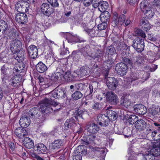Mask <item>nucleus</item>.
Returning <instances> with one entry per match:
<instances>
[{
	"label": "nucleus",
	"mask_w": 160,
	"mask_h": 160,
	"mask_svg": "<svg viewBox=\"0 0 160 160\" xmlns=\"http://www.w3.org/2000/svg\"><path fill=\"white\" fill-rule=\"evenodd\" d=\"M148 124H146L145 121L142 119L138 120L135 124V126L136 129L138 131H143L146 130L149 126Z\"/></svg>",
	"instance_id": "f8f14e48"
},
{
	"label": "nucleus",
	"mask_w": 160,
	"mask_h": 160,
	"mask_svg": "<svg viewBox=\"0 0 160 160\" xmlns=\"http://www.w3.org/2000/svg\"><path fill=\"white\" fill-rule=\"evenodd\" d=\"M8 36L10 39L13 40H17L20 39L19 33L13 28L9 30Z\"/></svg>",
	"instance_id": "f3484780"
},
{
	"label": "nucleus",
	"mask_w": 160,
	"mask_h": 160,
	"mask_svg": "<svg viewBox=\"0 0 160 160\" xmlns=\"http://www.w3.org/2000/svg\"><path fill=\"white\" fill-rule=\"evenodd\" d=\"M24 64L22 62H19L16 64L13 68L14 73L15 75H19L25 71Z\"/></svg>",
	"instance_id": "dca6fc26"
},
{
	"label": "nucleus",
	"mask_w": 160,
	"mask_h": 160,
	"mask_svg": "<svg viewBox=\"0 0 160 160\" xmlns=\"http://www.w3.org/2000/svg\"><path fill=\"white\" fill-rule=\"evenodd\" d=\"M93 0H82L84 5L85 6H90L92 3V4Z\"/></svg>",
	"instance_id": "e2e57ef3"
},
{
	"label": "nucleus",
	"mask_w": 160,
	"mask_h": 160,
	"mask_svg": "<svg viewBox=\"0 0 160 160\" xmlns=\"http://www.w3.org/2000/svg\"><path fill=\"white\" fill-rule=\"evenodd\" d=\"M108 23L105 22H101L98 25V28L99 30L105 29L107 26Z\"/></svg>",
	"instance_id": "5fc2aeb1"
},
{
	"label": "nucleus",
	"mask_w": 160,
	"mask_h": 160,
	"mask_svg": "<svg viewBox=\"0 0 160 160\" xmlns=\"http://www.w3.org/2000/svg\"><path fill=\"white\" fill-rule=\"evenodd\" d=\"M103 55V52L101 50L97 49L96 50L95 53L93 56L94 58H97L101 59Z\"/></svg>",
	"instance_id": "09e8293b"
},
{
	"label": "nucleus",
	"mask_w": 160,
	"mask_h": 160,
	"mask_svg": "<svg viewBox=\"0 0 160 160\" xmlns=\"http://www.w3.org/2000/svg\"><path fill=\"white\" fill-rule=\"evenodd\" d=\"M149 152H150L154 157L158 156L160 155V148H158L155 145L153 149H151Z\"/></svg>",
	"instance_id": "c03bdc74"
},
{
	"label": "nucleus",
	"mask_w": 160,
	"mask_h": 160,
	"mask_svg": "<svg viewBox=\"0 0 160 160\" xmlns=\"http://www.w3.org/2000/svg\"><path fill=\"white\" fill-rule=\"evenodd\" d=\"M92 107L93 109L97 110H101L102 108L101 104L97 102L94 103Z\"/></svg>",
	"instance_id": "4d7b16f0"
},
{
	"label": "nucleus",
	"mask_w": 160,
	"mask_h": 160,
	"mask_svg": "<svg viewBox=\"0 0 160 160\" xmlns=\"http://www.w3.org/2000/svg\"><path fill=\"white\" fill-rule=\"evenodd\" d=\"M132 46L137 52H141L145 46L144 39L139 37L135 38L133 41Z\"/></svg>",
	"instance_id": "f03ea898"
},
{
	"label": "nucleus",
	"mask_w": 160,
	"mask_h": 160,
	"mask_svg": "<svg viewBox=\"0 0 160 160\" xmlns=\"http://www.w3.org/2000/svg\"><path fill=\"white\" fill-rule=\"evenodd\" d=\"M155 157L149 151L144 155V160H155Z\"/></svg>",
	"instance_id": "de8ad7c7"
},
{
	"label": "nucleus",
	"mask_w": 160,
	"mask_h": 160,
	"mask_svg": "<svg viewBox=\"0 0 160 160\" xmlns=\"http://www.w3.org/2000/svg\"><path fill=\"white\" fill-rule=\"evenodd\" d=\"M7 23L2 20H0V32H5L8 29Z\"/></svg>",
	"instance_id": "ea45409f"
},
{
	"label": "nucleus",
	"mask_w": 160,
	"mask_h": 160,
	"mask_svg": "<svg viewBox=\"0 0 160 160\" xmlns=\"http://www.w3.org/2000/svg\"><path fill=\"white\" fill-rule=\"evenodd\" d=\"M74 76L71 74L70 71L68 70L66 72L63 76V78L65 80L68 82H71L74 79Z\"/></svg>",
	"instance_id": "4c0bfd02"
},
{
	"label": "nucleus",
	"mask_w": 160,
	"mask_h": 160,
	"mask_svg": "<svg viewBox=\"0 0 160 160\" xmlns=\"http://www.w3.org/2000/svg\"><path fill=\"white\" fill-rule=\"evenodd\" d=\"M75 125V120L73 117L67 119L64 123L65 128L67 129L69 128L72 129Z\"/></svg>",
	"instance_id": "bb28decb"
},
{
	"label": "nucleus",
	"mask_w": 160,
	"mask_h": 160,
	"mask_svg": "<svg viewBox=\"0 0 160 160\" xmlns=\"http://www.w3.org/2000/svg\"><path fill=\"white\" fill-rule=\"evenodd\" d=\"M109 118L105 114H100L97 117V121L99 125L102 126L106 127L108 126L109 123Z\"/></svg>",
	"instance_id": "9d476101"
},
{
	"label": "nucleus",
	"mask_w": 160,
	"mask_h": 160,
	"mask_svg": "<svg viewBox=\"0 0 160 160\" xmlns=\"http://www.w3.org/2000/svg\"><path fill=\"white\" fill-rule=\"evenodd\" d=\"M152 3L153 6L158 7H160V0H154Z\"/></svg>",
	"instance_id": "69168bd1"
},
{
	"label": "nucleus",
	"mask_w": 160,
	"mask_h": 160,
	"mask_svg": "<svg viewBox=\"0 0 160 160\" xmlns=\"http://www.w3.org/2000/svg\"><path fill=\"white\" fill-rule=\"evenodd\" d=\"M62 74L59 72L57 71L56 72L54 73L51 76V79L54 81H56L60 78Z\"/></svg>",
	"instance_id": "8fccbe9b"
},
{
	"label": "nucleus",
	"mask_w": 160,
	"mask_h": 160,
	"mask_svg": "<svg viewBox=\"0 0 160 160\" xmlns=\"http://www.w3.org/2000/svg\"><path fill=\"white\" fill-rule=\"evenodd\" d=\"M28 6H29V4L28 2L25 1L22 2V7L23 9H24L25 8Z\"/></svg>",
	"instance_id": "774afa93"
},
{
	"label": "nucleus",
	"mask_w": 160,
	"mask_h": 160,
	"mask_svg": "<svg viewBox=\"0 0 160 160\" xmlns=\"http://www.w3.org/2000/svg\"><path fill=\"white\" fill-rule=\"evenodd\" d=\"M105 78L106 79V84L108 88L112 90L116 89L118 83V80L115 78L108 77V74H105Z\"/></svg>",
	"instance_id": "20e7f679"
},
{
	"label": "nucleus",
	"mask_w": 160,
	"mask_h": 160,
	"mask_svg": "<svg viewBox=\"0 0 160 160\" xmlns=\"http://www.w3.org/2000/svg\"><path fill=\"white\" fill-rule=\"evenodd\" d=\"M140 24L141 27L146 31H148L151 28L148 22L145 19H142L141 20Z\"/></svg>",
	"instance_id": "c9c22d12"
},
{
	"label": "nucleus",
	"mask_w": 160,
	"mask_h": 160,
	"mask_svg": "<svg viewBox=\"0 0 160 160\" xmlns=\"http://www.w3.org/2000/svg\"><path fill=\"white\" fill-rule=\"evenodd\" d=\"M63 145V141L60 139L56 140L51 145V148L53 149L59 148Z\"/></svg>",
	"instance_id": "473e14b6"
},
{
	"label": "nucleus",
	"mask_w": 160,
	"mask_h": 160,
	"mask_svg": "<svg viewBox=\"0 0 160 160\" xmlns=\"http://www.w3.org/2000/svg\"><path fill=\"white\" fill-rule=\"evenodd\" d=\"M103 0H93L92 1V6L94 8H97L98 6L99 3Z\"/></svg>",
	"instance_id": "bf43d9fd"
},
{
	"label": "nucleus",
	"mask_w": 160,
	"mask_h": 160,
	"mask_svg": "<svg viewBox=\"0 0 160 160\" xmlns=\"http://www.w3.org/2000/svg\"><path fill=\"white\" fill-rule=\"evenodd\" d=\"M134 36H141L143 38H145L146 37V34L141 29L138 28H135L134 30Z\"/></svg>",
	"instance_id": "79ce46f5"
},
{
	"label": "nucleus",
	"mask_w": 160,
	"mask_h": 160,
	"mask_svg": "<svg viewBox=\"0 0 160 160\" xmlns=\"http://www.w3.org/2000/svg\"><path fill=\"white\" fill-rule=\"evenodd\" d=\"M149 5V3L147 1H142L140 4L141 10L144 13H147L151 9Z\"/></svg>",
	"instance_id": "5701e85b"
},
{
	"label": "nucleus",
	"mask_w": 160,
	"mask_h": 160,
	"mask_svg": "<svg viewBox=\"0 0 160 160\" xmlns=\"http://www.w3.org/2000/svg\"><path fill=\"white\" fill-rule=\"evenodd\" d=\"M36 68L37 70L40 73L44 72L48 68L46 66L41 62H40L36 65Z\"/></svg>",
	"instance_id": "c85d7f7f"
},
{
	"label": "nucleus",
	"mask_w": 160,
	"mask_h": 160,
	"mask_svg": "<svg viewBox=\"0 0 160 160\" xmlns=\"http://www.w3.org/2000/svg\"><path fill=\"white\" fill-rule=\"evenodd\" d=\"M115 49L113 46H110L108 47L106 49V52L108 54L112 55L114 53Z\"/></svg>",
	"instance_id": "6e6d98bb"
},
{
	"label": "nucleus",
	"mask_w": 160,
	"mask_h": 160,
	"mask_svg": "<svg viewBox=\"0 0 160 160\" xmlns=\"http://www.w3.org/2000/svg\"><path fill=\"white\" fill-rule=\"evenodd\" d=\"M15 134L20 139L23 138L28 135V132L25 129L22 128H17L15 130Z\"/></svg>",
	"instance_id": "aec40b11"
},
{
	"label": "nucleus",
	"mask_w": 160,
	"mask_h": 160,
	"mask_svg": "<svg viewBox=\"0 0 160 160\" xmlns=\"http://www.w3.org/2000/svg\"><path fill=\"white\" fill-rule=\"evenodd\" d=\"M97 7L101 12L107 11L106 10L108 7V4L106 1H102L99 3Z\"/></svg>",
	"instance_id": "72a5a7b5"
},
{
	"label": "nucleus",
	"mask_w": 160,
	"mask_h": 160,
	"mask_svg": "<svg viewBox=\"0 0 160 160\" xmlns=\"http://www.w3.org/2000/svg\"><path fill=\"white\" fill-rule=\"evenodd\" d=\"M17 53V55L15 57V59L18 61V63L22 62L24 60V53H22L21 55H20L19 52Z\"/></svg>",
	"instance_id": "3c124183"
},
{
	"label": "nucleus",
	"mask_w": 160,
	"mask_h": 160,
	"mask_svg": "<svg viewBox=\"0 0 160 160\" xmlns=\"http://www.w3.org/2000/svg\"><path fill=\"white\" fill-rule=\"evenodd\" d=\"M24 146L28 148H31L34 146V143L32 140L28 137H26L23 140Z\"/></svg>",
	"instance_id": "c756f323"
},
{
	"label": "nucleus",
	"mask_w": 160,
	"mask_h": 160,
	"mask_svg": "<svg viewBox=\"0 0 160 160\" xmlns=\"http://www.w3.org/2000/svg\"><path fill=\"white\" fill-rule=\"evenodd\" d=\"M149 113L152 116L157 115L160 111V108L158 106H152L148 109Z\"/></svg>",
	"instance_id": "e433bc0d"
},
{
	"label": "nucleus",
	"mask_w": 160,
	"mask_h": 160,
	"mask_svg": "<svg viewBox=\"0 0 160 160\" xmlns=\"http://www.w3.org/2000/svg\"><path fill=\"white\" fill-rule=\"evenodd\" d=\"M130 47L126 44L123 45L122 47L120 49L121 51V54L122 57H126L128 54L129 53Z\"/></svg>",
	"instance_id": "f704fd0d"
},
{
	"label": "nucleus",
	"mask_w": 160,
	"mask_h": 160,
	"mask_svg": "<svg viewBox=\"0 0 160 160\" xmlns=\"http://www.w3.org/2000/svg\"><path fill=\"white\" fill-rule=\"evenodd\" d=\"M125 20V16L124 14L118 16L116 12L113 13V19L112 22V26L114 27L118 26L119 24L122 25Z\"/></svg>",
	"instance_id": "39448f33"
},
{
	"label": "nucleus",
	"mask_w": 160,
	"mask_h": 160,
	"mask_svg": "<svg viewBox=\"0 0 160 160\" xmlns=\"http://www.w3.org/2000/svg\"><path fill=\"white\" fill-rule=\"evenodd\" d=\"M41 10L42 13L45 15L49 16L53 13L54 9L49 4L44 3L41 6Z\"/></svg>",
	"instance_id": "423d86ee"
},
{
	"label": "nucleus",
	"mask_w": 160,
	"mask_h": 160,
	"mask_svg": "<svg viewBox=\"0 0 160 160\" xmlns=\"http://www.w3.org/2000/svg\"><path fill=\"white\" fill-rule=\"evenodd\" d=\"M22 1L19 2L15 5L16 9L18 12V10H22L23 7H22Z\"/></svg>",
	"instance_id": "052dcab7"
},
{
	"label": "nucleus",
	"mask_w": 160,
	"mask_h": 160,
	"mask_svg": "<svg viewBox=\"0 0 160 160\" xmlns=\"http://www.w3.org/2000/svg\"><path fill=\"white\" fill-rule=\"evenodd\" d=\"M56 71L59 72L61 73H63L66 70L67 65L64 64L61 62H56L55 63Z\"/></svg>",
	"instance_id": "a878e982"
},
{
	"label": "nucleus",
	"mask_w": 160,
	"mask_h": 160,
	"mask_svg": "<svg viewBox=\"0 0 160 160\" xmlns=\"http://www.w3.org/2000/svg\"><path fill=\"white\" fill-rule=\"evenodd\" d=\"M105 97L107 101L111 105H116L119 102L118 96L112 92H107Z\"/></svg>",
	"instance_id": "7ed1b4c3"
},
{
	"label": "nucleus",
	"mask_w": 160,
	"mask_h": 160,
	"mask_svg": "<svg viewBox=\"0 0 160 160\" xmlns=\"http://www.w3.org/2000/svg\"><path fill=\"white\" fill-rule=\"evenodd\" d=\"M22 47V43L19 40H14L10 44L11 50L14 53L20 52Z\"/></svg>",
	"instance_id": "1a4fd4ad"
},
{
	"label": "nucleus",
	"mask_w": 160,
	"mask_h": 160,
	"mask_svg": "<svg viewBox=\"0 0 160 160\" xmlns=\"http://www.w3.org/2000/svg\"><path fill=\"white\" fill-rule=\"evenodd\" d=\"M92 151L94 152H102V153H103L104 152L103 150H102V148H100L98 147H94L93 148Z\"/></svg>",
	"instance_id": "338daca9"
},
{
	"label": "nucleus",
	"mask_w": 160,
	"mask_h": 160,
	"mask_svg": "<svg viewBox=\"0 0 160 160\" xmlns=\"http://www.w3.org/2000/svg\"><path fill=\"white\" fill-rule=\"evenodd\" d=\"M107 117L109 118V120L114 121L118 118L117 114L114 111L108 110L107 112Z\"/></svg>",
	"instance_id": "2f4dec72"
},
{
	"label": "nucleus",
	"mask_w": 160,
	"mask_h": 160,
	"mask_svg": "<svg viewBox=\"0 0 160 160\" xmlns=\"http://www.w3.org/2000/svg\"><path fill=\"white\" fill-rule=\"evenodd\" d=\"M90 47L88 45H87L82 48L81 52L85 57H87L89 55Z\"/></svg>",
	"instance_id": "37998d69"
},
{
	"label": "nucleus",
	"mask_w": 160,
	"mask_h": 160,
	"mask_svg": "<svg viewBox=\"0 0 160 160\" xmlns=\"http://www.w3.org/2000/svg\"><path fill=\"white\" fill-rule=\"evenodd\" d=\"M89 68L86 66H83L81 68L78 72V74L81 77L87 76L89 74L90 70Z\"/></svg>",
	"instance_id": "7c9ffc66"
},
{
	"label": "nucleus",
	"mask_w": 160,
	"mask_h": 160,
	"mask_svg": "<svg viewBox=\"0 0 160 160\" xmlns=\"http://www.w3.org/2000/svg\"><path fill=\"white\" fill-rule=\"evenodd\" d=\"M134 110L140 115H143L147 112L146 107L142 104H136L133 107Z\"/></svg>",
	"instance_id": "a211bd4d"
},
{
	"label": "nucleus",
	"mask_w": 160,
	"mask_h": 160,
	"mask_svg": "<svg viewBox=\"0 0 160 160\" xmlns=\"http://www.w3.org/2000/svg\"><path fill=\"white\" fill-rule=\"evenodd\" d=\"M83 112L82 110H78L73 114V118H75L78 121L81 120L83 119L82 117Z\"/></svg>",
	"instance_id": "58836bf2"
},
{
	"label": "nucleus",
	"mask_w": 160,
	"mask_h": 160,
	"mask_svg": "<svg viewBox=\"0 0 160 160\" xmlns=\"http://www.w3.org/2000/svg\"><path fill=\"white\" fill-rule=\"evenodd\" d=\"M47 1L53 8L58 7L59 6L58 0H47Z\"/></svg>",
	"instance_id": "864d4df0"
},
{
	"label": "nucleus",
	"mask_w": 160,
	"mask_h": 160,
	"mask_svg": "<svg viewBox=\"0 0 160 160\" xmlns=\"http://www.w3.org/2000/svg\"><path fill=\"white\" fill-rule=\"evenodd\" d=\"M6 58V55L5 52H2L0 54V61L4 62Z\"/></svg>",
	"instance_id": "680f3d73"
},
{
	"label": "nucleus",
	"mask_w": 160,
	"mask_h": 160,
	"mask_svg": "<svg viewBox=\"0 0 160 160\" xmlns=\"http://www.w3.org/2000/svg\"><path fill=\"white\" fill-rule=\"evenodd\" d=\"M84 30L92 37H94L96 35V31L94 29L86 28L84 29Z\"/></svg>",
	"instance_id": "a18cd8bd"
},
{
	"label": "nucleus",
	"mask_w": 160,
	"mask_h": 160,
	"mask_svg": "<svg viewBox=\"0 0 160 160\" xmlns=\"http://www.w3.org/2000/svg\"><path fill=\"white\" fill-rule=\"evenodd\" d=\"M30 122V119L28 116L24 115L21 118L19 121V123L22 127L26 128L29 126Z\"/></svg>",
	"instance_id": "6ab92c4d"
},
{
	"label": "nucleus",
	"mask_w": 160,
	"mask_h": 160,
	"mask_svg": "<svg viewBox=\"0 0 160 160\" xmlns=\"http://www.w3.org/2000/svg\"><path fill=\"white\" fill-rule=\"evenodd\" d=\"M130 77L132 82L135 81L139 78L138 75L137 76V73H135L134 74H132L131 75Z\"/></svg>",
	"instance_id": "0e129e2a"
},
{
	"label": "nucleus",
	"mask_w": 160,
	"mask_h": 160,
	"mask_svg": "<svg viewBox=\"0 0 160 160\" xmlns=\"http://www.w3.org/2000/svg\"><path fill=\"white\" fill-rule=\"evenodd\" d=\"M17 75H16L15 76L12 77L9 81L10 84L13 87H16L18 86V84H19L20 82L21 81V76H17Z\"/></svg>",
	"instance_id": "cd10ccee"
},
{
	"label": "nucleus",
	"mask_w": 160,
	"mask_h": 160,
	"mask_svg": "<svg viewBox=\"0 0 160 160\" xmlns=\"http://www.w3.org/2000/svg\"><path fill=\"white\" fill-rule=\"evenodd\" d=\"M100 18L101 22H105L108 23L110 20V15L108 11L102 12Z\"/></svg>",
	"instance_id": "b1692460"
},
{
	"label": "nucleus",
	"mask_w": 160,
	"mask_h": 160,
	"mask_svg": "<svg viewBox=\"0 0 160 160\" xmlns=\"http://www.w3.org/2000/svg\"><path fill=\"white\" fill-rule=\"evenodd\" d=\"M122 59L123 61L126 64L132 66V59L131 60L126 56L122 57Z\"/></svg>",
	"instance_id": "603ef678"
},
{
	"label": "nucleus",
	"mask_w": 160,
	"mask_h": 160,
	"mask_svg": "<svg viewBox=\"0 0 160 160\" xmlns=\"http://www.w3.org/2000/svg\"><path fill=\"white\" fill-rule=\"evenodd\" d=\"M51 94L52 97L56 99L60 98H63L66 96V91L63 88L57 89L56 88L54 90L51 92Z\"/></svg>",
	"instance_id": "6e6552de"
},
{
	"label": "nucleus",
	"mask_w": 160,
	"mask_h": 160,
	"mask_svg": "<svg viewBox=\"0 0 160 160\" xmlns=\"http://www.w3.org/2000/svg\"><path fill=\"white\" fill-rule=\"evenodd\" d=\"M46 116L45 114L41 113V115L38 117L39 122L42 123L44 122L46 120Z\"/></svg>",
	"instance_id": "13d9d810"
},
{
	"label": "nucleus",
	"mask_w": 160,
	"mask_h": 160,
	"mask_svg": "<svg viewBox=\"0 0 160 160\" xmlns=\"http://www.w3.org/2000/svg\"><path fill=\"white\" fill-rule=\"evenodd\" d=\"M132 66L137 68L142 64V59L141 56L138 55L137 57H133Z\"/></svg>",
	"instance_id": "393cba45"
},
{
	"label": "nucleus",
	"mask_w": 160,
	"mask_h": 160,
	"mask_svg": "<svg viewBox=\"0 0 160 160\" xmlns=\"http://www.w3.org/2000/svg\"><path fill=\"white\" fill-rule=\"evenodd\" d=\"M132 103V102L128 98L122 96L121 98L120 105L118 106V108H120V107H122V108L124 107L127 108L130 106Z\"/></svg>",
	"instance_id": "412c9836"
},
{
	"label": "nucleus",
	"mask_w": 160,
	"mask_h": 160,
	"mask_svg": "<svg viewBox=\"0 0 160 160\" xmlns=\"http://www.w3.org/2000/svg\"><path fill=\"white\" fill-rule=\"evenodd\" d=\"M28 55L32 58H35L38 55L37 48L33 45H30L28 47Z\"/></svg>",
	"instance_id": "ddd939ff"
},
{
	"label": "nucleus",
	"mask_w": 160,
	"mask_h": 160,
	"mask_svg": "<svg viewBox=\"0 0 160 160\" xmlns=\"http://www.w3.org/2000/svg\"><path fill=\"white\" fill-rule=\"evenodd\" d=\"M127 66L125 63L121 62L116 64L115 70L118 74L123 76L126 75L127 72Z\"/></svg>",
	"instance_id": "0eeeda50"
},
{
	"label": "nucleus",
	"mask_w": 160,
	"mask_h": 160,
	"mask_svg": "<svg viewBox=\"0 0 160 160\" xmlns=\"http://www.w3.org/2000/svg\"><path fill=\"white\" fill-rule=\"evenodd\" d=\"M34 148L35 149H36L38 153L39 154L45 153L47 151L46 147L42 143L36 144Z\"/></svg>",
	"instance_id": "4be33fe9"
},
{
	"label": "nucleus",
	"mask_w": 160,
	"mask_h": 160,
	"mask_svg": "<svg viewBox=\"0 0 160 160\" xmlns=\"http://www.w3.org/2000/svg\"><path fill=\"white\" fill-rule=\"evenodd\" d=\"M83 96V94L79 91H76L73 93L72 96L75 100H77L81 98Z\"/></svg>",
	"instance_id": "49530a36"
},
{
	"label": "nucleus",
	"mask_w": 160,
	"mask_h": 160,
	"mask_svg": "<svg viewBox=\"0 0 160 160\" xmlns=\"http://www.w3.org/2000/svg\"><path fill=\"white\" fill-rule=\"evenodd\" d=\"M87 132L91 134L96 133L100 130V127L94 122H88L86 126Z\"/></svg>",
	"instance_id": "9b49d317"
},
{
	"label": "nucleus",
	"mask_w": 160,
	"mask_h": 160,
	"mask_svg": "<svg viewBox=\"0 0 160 160\" xmlns=\"http://www.w3.org/2000/svg\"><path fill=\"white\" fill-rule=\"evenodd\" d=\"M138 117L135 115H131L129 116L127 121L130 124H135L138 120Z\"/></svg>",
	"instance_id": "a19ab883"
},
{
	"label": "nucleus",
	"mask_w": 160,
	"mask_h": 160,
	"mask_svg": "<svg viewBox=\"0 0 160 160\" xmlns=\"http://www.w3.org/2000/svg\"><path fill=\"white\" fill-rule=\"evenodd\" d=\"M95 138V137L93 135L83 136L81 139L82 142V143L86 145L90 144L94 145Z\"/></svg>",
	"instance_id": "2eb2a0df"
},
{
	"label": "nucleus",
	"mask_w": 160,
	"mask_h": 160,
	"mask_svg": "<svg viewBox=\"0 0 160 160\" xmlns=\"http://www.w3.org/2000/svg\"><path fill=\"white\" fill-rule=\"evenodd\" d=\"M15 20L19 23L24 24L27 22L28 18L25 13L20 12L17 14L15 17Z\"/></svg>",
	"instance_id": "4468645a"
},
{
	"label": "nucleus",
	"mask_w": 160,
	"mask_h": 160,
	"mask_svg": "<svg viewBox=\"0 0 160 160\" xmlns=\"http://www.w3.org/2000/svg\"><path fill=\"white\" fill-rule=\"evenodd\" d=\"M60 104L55 102L50 98H45L41 101V104L40 105V108L42 113L47 114L51 112L53 110L51 107L52 105L53 106L56 107Z\"/></svg>",
	"instance_id": "f257e3e1"
}]
</instances>
